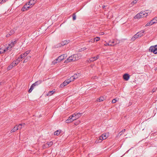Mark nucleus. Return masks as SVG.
<instances>
[{
    "label": "nucleus",
    "instance_id": "f257e3e1",
    "mask_svg": "<svg viewBox=\"0 0 157 157\" xmlns=\"http://www.w3.org/2000/svg\"><path fill=\"white\" fill-rule=\"evenodd\" d=\"M17 40H15L14 41H12L10 44H8V46L6 47L7 50L11 51L12 50V48L17 43Z\"/></svg>",
    "mask_w": 157,
    "mask_h": 157
},
{
    "label": "nucleus",
    "instance_id": "f03ea898",
    "mask_svg": "<svg viewBox=\"0 0 157 157\" xmlns=\"http://www.w3.org/2000/svg\"><path fill=\"white\" fill-rule=\"evenodd\" d=\"M149 52H153L154 54H157V44L155 46H151L150 47Z\"/></svg>",
    "mask_w": 157,
    "mask_h": 157
},
{
    "label": "nucleus",
    "instance_id": "7ed1b4c3",
    "mask_svg": "<svg viewBox=\"0 0 157 157\" xmlns=\"http://www.w3.org/2000/svg\"><path fill=\"white\" fill-rule=\"evenodd\" d=\"M107 137V136L106 134H102L97 139L98 141L97 142H101L102 140L105 139Z\"/></svg>",
    "mask_w": 157,
    "mask_h": 157
},
{
    "label": "nucleus",
    "instance_id": "20e7f679",
    "mask_svg": "<svg viewBox=\"0 0 157 157\" xmlns=\"http://www.w3.org/2000/svg\"><path fill=\"white\" fill-rule=\"evenodd\" d=\"M67 57V55L66 54H64L60 56H59L56 59V60L58 61V62L61 61L63 60Z\"/></svg>",
    "mask_w": 157,
    "mask_h": 157
},
{
    "label": "nucleus",
    "instance_id": "39448f33",
    "mask_svg": "<svg viewBox=\"0 0 157 157\" xmlns=\"http://www.w3.org/2000/svg\"><path fill=\"white\" fill-rule=\"evenodd\" d=\"M82 114V113H75L72 115V117L76 120L80 117Z\"/></svg>",
    "mask_w": 157,
    "mask_h": 157
},
{
    "label": "nucleus",
    "instance_id": "423d86ee",
    "mask_svg": "<svg viewBox=\"0 0 157 157\" xmlns=\"http://www.w3.org/2000/svg\"><path fill=\"white\" fill-rule=\"evenodd\" d=\"M31 7L29 6V4H27V3L25 4L23 7L21 9V11H25L28 10L29 8H30Z\"/></svg>",
    "mask_w": 157,
    "mask_h": 157
},
{
    "label": "nucleus",
    "instance_id": "0eeeda50",
    "mask_svg": "<svg viewBox=\"0 0 157 157\" xmlns=\"http://www.w3.org/2000/svg\"><path fill=\"white\" fill-rule=\"evenodd\" d=\"M70 82V81L69 79H66L64 82L60 85V87L62 88L66 86L67 84Z\"/></svg>",
    "mask_w": 157,
    "mask_h": 157
},
{
    "label": "nucleus",
    "instance_id": "6e6552de",
    "mask_svg": "<svg viewBox=\"0 0 157 157\" xmlns=\"http://www.w3.org/2000/svg\"><path fill=\"white\" fill-rule=\"evenodd\" d=\"M99 57V55H98L96 57H94L90 58L89 60H88V62L90 61V62H93L96 60H97L98 59Z\"/></svg>",
    "mask_w": 157,
    "mask_h": 157
},
{
    "label": "nucleus",
    "instance_id": "1a4fd4ad",
    "mask_svg": "<svg viewBox=\"0 0 157 157\" xmlns=\"http://www.w3.org/2000/svg\"><path fill=\"white\" fill-rule=\"evenodd\" d=\"M145 31L144 30H142L140 31L137 33L139 37H141L144 35Z\"/></svg>",
    "mask_w": 157,
    "mask_h": 157
},
{
    "label": "nucleus",
    "instance_id": "9d476101",
    "mask_svg": "<svg viewBox=\"0 0 157 157\" xmlns=\"http://www.w3.org/2000/svg\"><path fill=\"white\" fill-rule=\"evenodd\" d=\"M123 78L124 79L127 81L129 79L130 76L128 74H125L123 76Z\"/></svg>",
    "mask_w": 157,
    "mask_h": 157
},
{
    "label": "nucleus",
    "instance_id": "9b49d317",
    "mask_svg": "<svg viewBox=\"0 0 157 157\" xmlns=\"http://www.w3.org/2000/svg\"><path fill=\"white\" fill-rule=\"evenodd\" d=\"M141 14H142V13H139L137 14L134 17L135 19H138L142 17H143V16Z\"/></svg>",
    "mask_w": 157,
    "mask_h": 157
},
{
    "label": "nucleus",
    "instance_id": "f8f14e48",
    "mask_svg": "<svg viewBox=\"0 0 157 157\" xmlns=\"http://www.w3.org/2000/svg\"><path fill=\"white\" fill-rule=\"evenodd\" d=\"M139 37V36L138 35L137 33L136 34H135L131 39V41H134L136 39Z\"/></svg>",
    "mask_w": 157,
    "mask_h": 157
},
{
    "label": "nucleus",
    "instance_id": "ddd939ff",
    "mask_svg": "<svg viewBox=\"0 0 157 157\" xmlns=\"http://www.w3.org/2000/svg\"><path fill=\"white\" fill-rule=\"evenodd\" d=\"M55 92V90H53L52 91H49L48 92V93L46 94V95L47 96H51Z\"/></svg>",
    "mask_w": 157,
    "mask_h": 157
},
{
    "label": "nucleus",
    "instance_id": "4468645a",
    "mask_svg": "<svg viewBox=\"0 0 157 157\" xmlns=\"http://www.w3.org/2000/svg\"><path fill=\"white\" fill-rule=\"evenodd\" d=\"M42 81L41 80H39L38 81H36L33 84L35 86H38L40 84L42 83Z\"/></svg>",
    "mask_w": 157,
    "mask_h": 157
},
{
    "label": "nucleus",
    "instance_id": "2eb2a0df",
    "mask_svg": "<svg viewBox=\"0 0 157 157\" xmlns=\"http://www.w3.org/2000/svg\"><path fill=\"white\" fill-rule=\"evenodd\" d=\"M155 22H153V20H151L145 26L147 27L148 26L151 25L153 24H154Z\"/></svg>",
    "mask_w": 157,
    "mask_h": 157
},
{
    "label": "nucleus",
    "instance_id": "dca6fc26",
    "mask_svg": "<svg viewBox=\"0 0 157 157\" xmlns=\"http://www.w3.org/2000/svg\"><path fill=\"white\" fill-rule=\"evenodd\" d=\"M69 42V40H64V41L61 42V45L62 46H64V45H66V44H67Z\"/></svg>",
    "mask_w": 157,
    "mask_h": 157
},
{
    "label": "nucleus",
    "instance_id": "f3484780",
    "mask_svg": "<svg viewBox=\"0 0 157 157\" xmlns=\"http://www.w3.org/2000/svg\"><path fill=\"white\" fill-rule=\"evenodd\" d=\"M105 100V98L103 97H100L99 98H98L96 101L97 102H101Z\"/></svg>",
    "mask_w": 157,
    "mask_h": 157
},
{
    "label": "nucleus",
    "instance_id": "a211bd4d",
    "mask_svg": "<svg viewBox=\"0 0 157 157\" xmlns=\"http://www.w3.org/2000/svg\"><path fill=\"white\" fill-rule=\"evenodd\" d=\"M8 50H7V49L6 48V49H3L2 48H0V54H3L6 51H7Z\"/></svg>",
    "mask_w": 157,
    "mask_h": 157
},
{
    "label": "nucleus",
    "instance_id": "6ab92c4d",
    "mask_svg": "<svg viewBox=\"0 0 157 157\" xmlns=\"http://www.w3.org/2000/svg\"><path fill=\"white\" fill-rule=\"evenodd\" d=\"M24 125L25 123L23 124H20L17 127V128H18V130L21 129L22 127L24 126Z\"/></svg>",
    "mask_w": 157,
    "mask_h": 157
},
{
    "label": "nucleus",
    "instance_id": "aec40b11",
    "mask_svg": "<svg viewBox=\"0 0 157 157\" xmlns=\"http://www.w3.org/2000/svg\"><path fill=\"white\" fill-rule=\"evenodd\" d=\"M72 57V55L68 58V59L70 61V62L74 61L76 60V59H74V58H73Z\"/></svg>",
    "mask_w": 157,
    "mask_h": 157
},
{
    "label": "nucleus",
    "instance_id": "412c9836",
    "mask_svg": "<svg viewBox=\"0 0 157 157\" xmlns=\"http://www.w3.org/2000/svg\"><path fill=\"white\" fill-rule=\"evenodd\" d=\"M18 130V128H17V126H15L11 130V133H12L15 131Z\"/></svg>",
    "mask_w": 157,
    "mask_h": 157
},
{
    "label": "nucleus",
    "instance_id": "4be33fe9",
    "mask_svg": "<svg viewBox=\"0 0 157 157\" xmlns=\"http://www.w3.org/2000/svg\"><path fill=\"white\" fill-rule=\"evenodd\" d=\"M61 132V130H57L54 132V135L56 136L59 135Z\"/></svg>",
    "mask_w": 157,
    "mask_h": 157
},
{
    "label": "nucleus",
    "instance_id": "5701e85b",
    "mask_svg": "<svg viewBox=\"0 0 157 157\" xmlns=\"http://www.w3.org/2000/svg\"><path fill=\"white\" fill-rule=\"evenodd\" d=\"M140 13H142V14H141V15L143 16V17H146L147 16V14L146 15V14H147L148 13H147L144 11H141Z\"/></svg>",
    "mask_w": 157,
    "mask_h": 157
},
{
    "label": "nucleus",
    "instance_id": "b1692460",
    "mask_svg": "<svg viewBox=\"0 0 157 157\" xmlns=\"http://www.w3.org/2000/svg\"><path fill=\"white\" fill-rule=\"evenodd\" d=\"M111 41H109L108 43H106L104 44V45L105 46H113L114 44H110Z\"/></svg>",
    "mask_w": 157,
    "mask_h": 157
},
{
    "label": "nucleus",
    "instance_id": "393cba45",
    "mask_svg": "<svg viewBox=\"0 0 157 157\" xmlns=\"http://www.w3.org/2000/svg\"><path fill=\"white\" fill-rule=\"evenodd\" d=\"M35 86L34 85H33V84H32V85L31 86L30 88V89H29V93H31L32 91L34 89V87Z\"/></svg>",
    "mask_w": 157,
    "mask_h": 157
},
{
    "label": "nucleus",
    "instance_id": "a878e982",
    "mask_svg": "<svg viewBox=\"0 0 157 157\" xmlns=\"http://www.w3.org/2000/svg\"><path fill=\"white\" fill-rule=\"evenodd\" d=\"M80 75L79 73H77L76 74H75L74 76V78L75 79L78 78L79 76H80Z\"/></svg>",
    "mask_w": 157,
    "mask_h": 157
},
{
    "label": "nucleus",
    "instance_id": "bb28decb",
    "mask_svg": "<svg viewBox=\"0 0 157 157\" xmlns=\"http://www.w3.org/2000/svg\"><path fill=\"white\" fill-rule=\"evenodd\" d=\"M68 120H70V122H72L75 120V119H74L73 117H72V115L70 116L68 119Z\"/></svg>",
    "mask_w": 157,
    "mask_h": 157
},
{
    "label": "nucleus",
    "instance_id": "cd10ccee",
    "mask_svg": "<svg viewBox=\"0 0 157 157\" xmlns=\"http://www.w3.org/2000/svg\"><path fill=\"white\" fill-rule=\"evenodd\" d=\"M21 60L20 59H18V57L16 59V60L15 61H14V62H15V63L17 65L21 61Z\"/></svg>",
    "mask_w": 157,
    "mask_h": 157
},
{
    "label": "nucleus",
    "instance_id": "c85d7f7f",
    "mask_svg": "<svg viewBox=\"0 0 157 157\" xmlns=\"http://www.w3.org/2000/svg\"><path fill=\"white\" fill-rule=\"evenodd\" d=\"M30 50H29L26 51L24 53V55L25 56H27L28 54H29L30 52Z\"/></svg>",
    "mask_w": 157,
    "mask_h": 157
},
{
    "label": "nucleus",
    "instance_id": "c756f323",
    "mask_svg": "<svg viewBox=\"0 0 157 157\" xmlns=\"http://www.w3.org/2000/svg\"><path fill=\"white\" fill-rule=\"evenodd\" d=\"M73 58L74 59H76V60H77L78 59V55L76 54H74L72 55Z\"/></svg>",
    "mask_w": 157,
    "mask_h": 157
},
{
    "label": "nucleus",
    "instance_id": "7c9ffc66",
    "mask_svg": "<svg viewBox=\"0 0 157 157\" xmlns=\"http://www.w3.org/2000/svg\"><path fill=\"white\" fill-rule=\"evenodd\" d=\"M75 79L74 78L73 76H71V77H70V78L69 79H69V81L70 80V82H71L74 81V80Z\"/></svg>",
    "mask_w": 157,
    "mask_h": 157
},
{
    "label": "nucleus",
    "instance_id": "2f4dec72",
    "mask_svg": "<svg viewBox=\"0 0 157 157\" xmlns=\"http://www.w3.org/2000/svg\"><path fill=\"white\" fill-rule=\"evenodd\" d=\"M46 144L49 147L51 146L53 144V142H48Z\"/></svg>",
    "mask_w": 157,
    "mask_h": 157
},
{
    "label": "nucleus",
    "instance_id": "473e14b6",
    "mask_svg": "<svg viewBox=\"0 0 157 157\" xmlns=\"http://www.w3.org/2000/svg\"><path fill=\"white\" fill-rule=\"evenodd\" d=\"M24 55V53L21 54L20 55V57H18V59H23V58H24V57H25L26 56H24V55Z\"/></svg>",
    "mask_w": 157,
    "mask_h": 157
},
{
    "label": "nucleus",
    "instance_id": "72a5a7b5",
    "mask_svg": "<svg viewBox=\"0 0 157 157\" xmlns=\"http://www.w3.org/2000/svg\"><path fill=\"white\" fill-rule=\"evenodd\" d=\"M34 1V0H30L28 3V4H29V6H30V5H33L34 4H33V1Z\"/></svg>",
    "mask_w": 157,
    "mask_h": 157
},
{
    "label": "nucleus",
    "instance_id": "f704fd0d",
    "mask_svg": "<svg viewBox=\"0 0 157 157\" xmlns=\"http://www.w3.org/2000/svg\"><path fill=\"white\" fill-rule=\"evenodd\" d=\"M73 20L74 21L76 19V16L75 15V13H74L73 14Z\"/></svg>",
    "mask_w": 157,
    "mask_h": 157
},
{
    "label": "nucleus",
    "instance_id": "c9c22d12",
    "mask_svg": "<svg viewBox=\"0 0 157 157\" xmlns=\"http://www.w3.org/2000/svg\"><path fill=\"white\" fill-rule=\"evenodd\" d=\"M94 40H95V41H98L100 40V38L99 37H97L94 38Z\"/></svg>",
    "mask_w": 157,
    "mask_h": 157
},
{
    "label": "nucleus",
    "instance_id": "e433bc0d",
    "mask_svg": "<svg viewBox=\"0 0 157 157\" xmlns=\"http://www.w3.org/2000/svg\"><path fill=\"white\" fill-rule=\"evenodd\" d=\"M16 63H15V62L13 61L11 64V66H12L13 67H15V66L17 65L16 64Z\"/></svg>",
    "mask_w": 157,
    "mask_h": 157
},
{
    "label": "nucleus",
    "instance_id": "4c0bfd02",
    "mask_svg": "<svg viewBox=\"0 0 157 157\" xmlns=\"http://www.w3.org/2000/svg\"><path fill=\"white\" fill-rule=\"evenodd\" d=\"M152 20H153V22H155L154 23H156L157 22V17H155Z\"/></svg>",
    "mask_w": 157,
    "mask_h": 157
},
{
    "label": "nucleus",
    "instance_id": "58836bf2",
    "mask_svg": "<svg viewBox=\"0 0 157 157\" xmlns=\"http://www.w3.org/2000/svg\"><path fill=\"white\" fill-rule=\"evenodd\" d=\"M137 1V0H134L131 3V4L132 5H133L134 4L136 3Z\"/></svg>",
    "mask_w": 157,
    "mask_h": 157
},
{
    "label": "nucleus",
    "instance_id": "ea45409f",
    "mask_svg": "<svg viewBox=\"0 0 157 157\" xmlns=\"http://www.w3.org/2000/svg\"><path fill=\"white\" fill-rule=\"evenodd\" d=\"M12 66H11V65L10 64V65L7 67V70H10L13 67H12Z\"/></svg>",
    "mask_w": 157,
    "mask_h": 157
},
{
    "label": "nucleus",
    "instance_id": "a19ab883",
    "mask_svg": "<svg viewBox=\"0 0 157 157\" xmlns=\"http://www.w3.org/2000/svg\"><path fill=\"white\" fill-rule=\"evenodd\" d=\"M125 131V129H123L119 133V134H120V135L121 136L122 134V133L124 132Z\"/></svg>",
    "mask_w": 157,
    "mask_h": 157
},
{
    "label": "nucleus",
    "instance_id": "79ce46f5",
    "mask_svg": "<svg viewBox=\"0 0 157 157\" xmlns=\"http://www.w3.org/2000/svg\"><path fill=\"white\" fill-rule=\"evenodd\" d=\"M110 41H111L110 44H114V45L116 44V43H115V42H114V40H110Z\"/></svg>",
    "mask_w": 157,
    "mask_h": 157
},
{
    "label": "nucleus",
    "instance_id": "37998d69",
    "mask_svg": "<svg viewBox=\"0 0 157 157\" xmlns=\"http://www.w3.org/2000/svg\"><path fill=\"white\" fill-rule=\"evenodd\" d=\"M14 33V32L13 30H11L9 33H10V35H11Z\"/></svg>",
    "mask_w": 157,
    "mask_h": 157
},
{
    "label": "nucleus",
    "instance_id": "c03bdc74",
    "mask_svg": "<svg viewBox=\"0 0 157 157\" xmlns=\"http://www.w3.org/2000/svg\"><path fill=\"white\" fill-rule=\"evenodd\" d=\"M95 41V40H94V39H92L88 41L89 42H94Z\"/></svg>",
    "mask_w": 157,
    "mask_h": 157
},
{
    "label": "nucleus",
    "instance_id": "a18cd8bd",
    "mask_svg": "<svg viewBox=\"0 0 157 157\" xmlns=\"http://www.w3.org/2000/svg\"><path fill=\"white\" fill-rule=\"evenodd\" d=\"M157 88H153L152 90V93H154V92H155L156 90H157Z\"/></svg>",
    "mask_w": 157,
    "mask_h": 157
},
{
    "label": "nucleus",
    "instance_id": "49530a36",
    "mask_svg": "<svg viewBox=\"0 0 157 157\" xmlns=\"http://www.w3.org/2000/svg\"><path fill=\"white\" fill-rule=\"evenodd\" d=\"M144 12H145L148 13L147 14H146V15L147 14V15H148V14H149L151 13V11L150 10H146Z\"/></svg>",
    "mask_w": 157,
    "mask_h": 157
},
{
    "label": "nucleus",
    "instance_id": "de8ad7c7",
    "mask_svg": "<svg viewBox=\"0 0 157 157\" xmlns=\"http://www.w3.org/2000/svg\"><path fill=\"white\" fill-rule=\"evenodd\" d=\"M70 62V61H69L68 59L67 58L66 60H65L64 63H67Z\"/></svg>",
    "mask_w": 157,
    "mask_h": 157
},
{
    "label": "nucleus",
    "instance_id": "09e8293b",
    "mask_svg": "<svg viewBox=\"0 0 157 157\" xmlns=\"http://www.w3.org/2000/svg\"><path fill=\"white\" fill-rule=\"evenodd\" d=\"M117 101V100L115 99H113L112 100V103H115Z\"/></svg>",
    "mask_w": 157,
    "mask_h": 157
},
{
    "label": "nucleus",
    "instance_id": "8fccbe9b",
    "mask_svg": "<svg viewBox=\"0 0 157 157\" xmlns=\"http://www.w3.org/2000/svg\"><path fill=\"white\" fill-rule=\"evenodd\" d=\"M66 122L67 123H69L71 122H70V120H68V119L66 121Z\"/></svg>",
    "mask_w": 157,
    "mask_h": 157
},
{
    "label": "nucleus",
    "instance_id": "3c124183",
    "mask_svg": "<svg viewBox=\"0 0 157 157\" xmlns=\"http://www.w3.org/2000/svg\"><path fill=\"white\" fill-rule=\"evenodd\" d=\"M11 35H10V33H8V34H7L6 35V36L7 37H9Z\"/></svg>",
    "mask_w": 157,
    "mask_h": 157
},
{
    "label": "nucleus",
    "instance_id": "603ef678",
    "mask_svg": "<svg viewBox=\"0 0 157 157\" xmlns=\"http://www.w3.org/2000/svg\"><path fill=\"white\" fill-rule=\"evenodd\" d=\"M27 62V60L26 59H25L24 61H23V63H26Z\"/></svg>",
    "mask_w": 157,
    "mask_h": 157
},
{
    "label": "nucleus",
    "instance_id": "864d4df0",
    "mask_svg": "<svg viewBox=\"0 0 157 157\" xmlns=\"http://www.w3.org/2000/svg\"><path fill=\"white\" fill-rule=\"evenodd\" d=\"M104 34V32H101L100 33V35H103Z\"/></svg>",
    "mask_w": 157,
    "mask_h": 157
},
{
    "label": "nucleus",
    "instance_id": "5fc2aeb1",
    "mask_svg": "<svg viewBox=\"0 0 157 157\" xmlns=\"http://www.w3.org/2000/svg\"><path fill=\"white\" fill-rule=\"evenodd\" d=\"M96 77H97V76H94V77H93V79H94L96 78Z\"/></svg>",
    "mask_w": 157,
    "mask_h": 157
},
{
    "label": "nucleus",
    "instance_id": "6e6d98bb",
    "mask_svg": "<svg viewBox=\"0 0 157 157\" xmlns=\"http://www.w3.org/2000/svg\"><path fill=\"white\" fill-rule=\"evenodd\" d=\"M83 50H84L86 49V48H83Z\"/></svg>",
    "mask_w": 157,
    "mask_h": 157
},
{
    "label": "nucleus",
    "instance_id": "4d7b16f0",
    "mask_svg": "<svg viewBox=\"0 0 157 157\" xmlns=\"http://www.w3.org/2000/svg\"><path fill=\"white\" fill-rule=\"evenodd\" d=\"M105 6H103V8H104V7H105Z\"/></svg>",
    "mask_w": 157,
    "mask_h": 157
},
{
    "label": "nucleus",
    "instance_id": "13d9d810",
    "mask_svg": "<svg viewBox=\"0 0 157 157\" xmlns=\"http://www.w3.org/2000/svg\"><path fill=\"white\" fill-rule=\"evenodd\" d=\"M37 0H36V1Z\"/></svg>",
    "mask_w": 157,
    "mask_h": 157
}]
</instances>
